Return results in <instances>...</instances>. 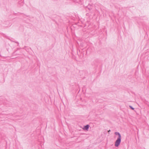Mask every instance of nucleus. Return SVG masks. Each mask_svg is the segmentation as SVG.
Masks as SVG:
<instances>
[{
    "instance_id": "obj_10",
    "label": "nucleus",
    "mask_w": 149,
    "mask_h": 149,
    "mask_svg": "<svg viewBox=\"0 0 149 149\" xmlns=\"http://www.w3.org/2000/svg\"><path fill=\"white\" fill-rule=\"evenodd\" d=\"M86 15L87 16H88L89 15V13H87L86 14Z\"/></svg>"
},
{
    "instance_id": "obj_8",
    "label": "nucleus",
    "mask_w": 149,
    "mask_h": 149,
    "mask_svg": "<svg viewBox=\"0 0 149 149\" xmlns=\"http://www.w3.org/2000/svg\"><path fill=\"white\" fill-rule=\"evenodd\" d=\"M73 1L75 3H80V2H79L78 1V0H73Z\"/></svg>"
},
{
    "instance_id": "obj_6",
    "label": "nucleus",
    "mask_w": 149,
    "mask_h": 149,
    "mask_svg": "<svg viewBox=\"0 0 149 149\" xmlns=\"http://www.w3.org/2000/svg\"><path fill=\"white\" fill-rule=\"evenodd\" d=\"M130 108L132 110H134V108H133L132 106L131 105H130L129 106Z\"/></svg>"
},
{
    "instance_id": "obj_13",
    "label": "nucleus",
    "mask_w": 149,
    "mask_h": 149,
    "mask_svg": "<svg viewBox=\"0 0 149 149\" xmlns=\"http://www.w3.org/2000/svg\"><path fill=\"white\" fill-rule=\"evenodd\" d=\"M15 51L13 53V54H15Z\"/></svg>"
},
{
    "instance_id": "obj_3",
    "label": "nucleus",
    "mask_w": 149,
    "mask_h": 149,
    "mask_svg": "<svg viewBox=\"0 0 149 149\" xmlns=\"http://www.w3.org/2000/svg\"><path fill=\"white\" fill-rule=\"evenodd\" d=\"M93 6L91 5H90L89 4L86 6V7L89 10L88 11L89 13H91L92 12V9H93Z\"/></svg>"
},
{
    "instance_id": "obj_5",
    "label": "nucleus",
    "mask_w": 149,
    "mask_h": 149,
    "mask_svg": "<svg viewBox=\"0 0 149 149\" xmlns=\"http://www.w3.org/2000/svg\"><path fill=\"white\" fill-rule=\"evenodd\" d=\"M115 134L116 135L118 136V138H121V135L119 132H115Z\"/></svg>"
},
{
    "instance_id": "obj_4",
    "label": "nucleus",
    "mask_w": 149,
    "mask_h": 149,
    "mask_svg": "<svg viewBox=\"0 0 149 149\" xmlns=\"http://www.w3.org/2000/svg\"><path fill=\"white\" fill-rule=\"evenodd\" d=\"M89 127H90V125H89L88 124L85 126H84L83 129L84 130L87 131L88 130Z\"/></svg>"
},
{
    "instance_id": "obj_11",
    "label": "nucleus",
    "mask_w": 149,
    "mask_h": 149,
    "mask_svg": "<svg viewBox=\"0 0 149 149\" xmlns=\"http://www.w3.org/2000/svg\"><path fill=\"white\" fill-rule=\"evenodd\" d=\"M6 23H9V21H6Z\"/></svg>"
},
{
    "instance_id": "obj_14",
    "label": "nucleus",
    "mask_w": 149,
    "mask_h": 149,
    "mask_svg": "<svg viewBox=\"0 0 149 149\" xmlns=\"http://www.w3.org/2000/svg\"><path fill=\"white\" fill-rule=\"evenodd\" d=\"M8 39H9L10 40V39H9V38H8Z\"/></svg>"
},
{
    "instance_id": "obj_1",
    "label": "nucleus",
    "mask_w": 149,
    "mask_h": 149,
    "mask_svg": "<svg viewBox=\"0 0 149 149\" xmlns=\"http://www.w3.org/2000/svg\"><path fill=\"white\" fill-rule=\"evenodd\" d=\"M121 141V138H117L115 142V146L116 147H118L119 146Z\"/></svg>"
},
{
    "instance_id": "obj_2",
    "label": "nucleus",
    "mask_w": 149,
    "mask_h": 149,
    "mask_svg": "<svg viewBox=\"0 0 149 149\" xmlns=\"http://www.w3.org/2000/svg\"><path fill=\"white\" fill-rule=\"evenodd\" d=\"M23 19L25 22L28 23L30 22L29 16L24 14L23 15Z\"/></svg>"
},
{
    "instance_id": "obj_7",
    "label": "nucleus",
    "mask_w": 149,
    "mask_h": 149,
    "mask_svg": "<svg viewBox=\"0 0 149 149\" xmlns=\"http://www.w3.org/2000/svg\"><path fill=\"white\" fill-rule=\"evenodd\" d=\"M83 0H78V1L79 2H80V3H79L80 4H82V3H83Z\"/></svg>"
},
{
    "instance_id": "obj_9",
    "label": "nucleus",
    "mask_w": 149,
    "mask_h": 149,
    "mask_svg": "<svg viewBox=\"0 0 149 149\" xmlns=\"http://www.w3.org/2000/svg\"><path fill=\"white\" fill-rule=\"evenodd\" d=\"M111 131V130H109L108 131V133L109 134L110 133V132Z\"/></svg>"
},
{
    "instance_id": "obj_16",
    "label": "nucleus",
    "mask_w": 149,
    "mask_h": 149,
    "mask_svg": "<svg viewBox=\"0 0 149 149\" xmlns=\"http://www.w3.org/2000/svg\"><path fill=\"white\" fill-rule=\"evenodd\" d=\"M0 56H1V54H0Z\"/></svg>"
},
{
    "instance_id": "obj_15",
    "label": "nucleus",
    "mask_w": 149,
    "mask_h": 149,
    "mask_svg": "<svg viewBox=\"0 0 149 149\" xmlns=\"http://www.w3.org/2000/svg\"><path fill=\"white\" fill-rule=\"evenodd\" d=\"M8 39H9L10 40V39H9V38H8Z\"/></svg>"
},
{
    "instance_id": "obj_12",
    "label": "nucleus",
    "mask_w": 149,
    "mask_h": 149,
    "mask_svg": "<svg viewBox=\"0 0 149 149\" xmlns=\"http://www.w3.org/2000/svg\"><path fill=\"white\" fill-rule=\"evenodd\" d=\"M15 42L17 43L18 45L19 44V43L18 42Z\"/></svg>"
}]
</instances>
